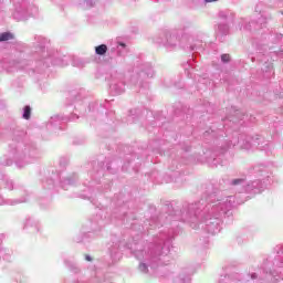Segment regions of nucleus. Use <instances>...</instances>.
<instances>
[{
	"mask_svg": "<svg viewBox=\"0 0 283 283\" xmlns=\"http://www.w3.org/2000/svg\"><path fill=\"white\" fill-rule=\"evenodd\" d=\"M95 52L96 54H98L99 56H103L104 54H107V45L102 44L95 48Z\"/></svg>",
	"mask_w": 283,
	"mask_h": 283,
	"instance_id": "1",
	"label": "nucleus"
},
{
	"mask_svg": "<svg viewBox=\"0 0 283 283\" xmlns=\"http://www.w3.org/2000/svg\"><path fill=\"white\" fill-rule=\"evenodd\" d=\"M32 114V108L30 106L24 107L23 118L25 120H30V116Z\"/></svg>",
	"mask_w": 283,
	"mask_h": 283,
	"instance_id": "2",
	"label": "nucleus"
},
{
	"mask_svg": "<svg viewBox=\"0 0 283 283\" xmlns=\"http://www.w3.org/2000/svg\"><path fill=\"white\" fill-rule=\"evenodd\" d=\"M10 39H14L12 33L4 32L0 34V41H10Z\"/></svg>",
	"mask_w": 283,
	"mask_h": 283,
	"instance_id": "3",
	"label": "nucleus"
},
{
	"mask_svg": "<svg viewBox=\"0 0 283 283\" xmlns=\"http://www.w3.org/2000/svg\"><path fill=\"white\" fill-rule=\"evenodd\" d=\"M221 61H222L223 63H229V61H231V55H229V54H222V55H221Z\"/></svg>",
	"mask_w": 283,
	"mask_h": 283,
	"instance_id": "4",
	"label": "nucleus"
},
{
	"mask_svg": "<svg viewBox=\"0 0 283 283\" xmlns=\"http://www.w3.org/2000/svg\"><path fill=\"white\" fill-rule=\"evenodd\" d=\"M240 182H242L241 179H234V180L232 181V185H240Z\"/></svg>",
	"mask_w": 283,
	"mask_h": 283,
	"instance_id": "5",
	"label": "nucleus"
},
{
	"mask_svg": "<svg viewBox=\"0 0 283 283\" xmlns=\"http://www.w3.org/2000/svg\"><path fill=\"white\" fill-rule=\"evenodd\" d=\"M213 1H218V0H206L207 3H213Z\"/></svg>",
	"mask_w": 283,
	"mask_h": 283,
	"instance_id": "6",
	"label": "nucleus"
},
{
	"mask_svg": "<svg viewBox=\"0 0 283 283\" xmlns=\"http://www.w3.org/2000/svg\"><path fill=\"white\" fill-rule=\"evenodd\" d=\"M86 260H87L88 262H92V259H90V256H86Z\"/></svg>",
	"mask_w": 283,
	"mask_h": 283,
	"instance_id": "7",
	"label": "nucleus"
}]
</instances>
